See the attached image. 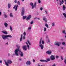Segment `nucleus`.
Masks as SVG:
<instances>
[{
	"instance_id": "obj_1",
	"label": "nucleus",
	"mask_w": 66,
	"mask_h": 66,
	"mask_svg": "<svg viewBox=\"0 0 66 66\" xmlns=\"http://www.w3.org/2000/svg\"><path fill=\"white\" fill-rule=\"evenodd\" d=\"M18 51L19 52H21V50L19 49V48H18L17 49H16L14 51V53H15V55L16 56H18Z\"/></svg>"
},
{
	"instance_id": "obj_2",
	"label": "nucleus",
	"mask_w": 66,
	"mask_h": 66,
	"mask_svg": "<svg viewBox=\"0 0 66 66\" xmlns=\"http://www.w3.org/2000/svg\"><path fill=\"white\" fill-rule=\"evenodd\" d=\"M2 37L3 39L5 40L6 39V38H7V37H12V36L9 35H3Z\"/></svg>"
},
{
	"instance_id": "obj_3",
	"label": "nucleus",
	"mask_w": 66,
	"mask_h": 66,
	"mask_svg": "<svg viewBox=\"0 0 66 66\" xmlns=\"http://www.w3.org/2000/svg\"><path fill=\"white\" fill-rule=\"evenodd\" d=\"M5 63L6 64V65L7 66H9V64H11L12 63V62L10 60H7V63H6V61H5Z\"/></svg>"
},
{
	"instance_id": "obj_4",
	"label": "nucleus",
	"mask_w": 66,
	"mask_h": 66,
	"mask_svg": "<svg viewBox=\"0 0 66 66\" xmlns=\"http://www.w3.org/2000/svg\"><path fill=\"white\" fill-rule=\"evenodd\" d=\"M24 8L23 7L22 9V11H21V16H23L24 15Z\"/></svg>"
},
{
	"instance_id": "obj_5",
	"label": "nucleus",
	"mask_w": 66,
	"mask_h": 66,
	"mask_svg": "<svg viewBox=\"0 0 66 66\" xmlns=\"http://www.w3.org/2000/svg\"><path fill=\"white\" fill-rule=\"evenodd\" d=\"M22 48L23 50H25V51H26V50H27V46H23L22 47Z\"/></svg>"
},
{
	"instance_id": "obj_6",
	"label": "nucleus",
	"mask_w": 66,
	"mask_h": 66,
	"mask_svg": "<svg viewBox=\"0 0 66 66\" xmlns=\"http://www.w3.org/2000/svg\"><path fill=\"white\" fill-rule=\"evenodd\" d=\"M18 5H15L14 7H13V9H15V11H17V7H18Z\"/></svg>"
},
{
	"instance_id": "obj_7",
	"label": "nucleus",
	"mask_w": 66,
	"mask_h": 66,
	"mask_svg": "<svg viewBox=\"0 0 66 66\" xmlns=\"http://www.w3.org/2000/svg\"><path fill=\"white\" fill-rule=\"evenodd\" d=\"M61 42H56V43H55L54 44L55 45H56V46H60V45H61Z\"/></svg>"
},
{
	"instance_id": "obj_8",
	"label": "nucleus",
	"mask_w": 66,
	"mask_h": 66,
	"mask_svg": "<svg viewBox=\"0 0 66 66\" xmlns=\"http://www.w3.org/2000/svg\"><path fill=\"white\" fill-rule=\"evenodd\" d=\"M50 58L51 60H55V57L53 55H52L50 57Z\"/></svg>"
},
{
	"instance_id": "obj_9",
	"label": "nucleus",
	"mask_w": 66,
	"mask_h": 66,
	"mask_svg": "<svg viewBox=\"0 0 66 66\" xmlns=\"http://www.w3.org/2000/svg\"><path fill=\"white\" fill-rule=\"evenodd\" d=\"M31 16L30 15H29L26 19L27 20H29L31 18Z\"/></svg>"
},
{
	"instance_id": "obj_10",
	"label": "nucleus",
	"mask_w": 66,
	"mask_h": 66,
	"mask_svg": "<svg viewBox=\"0 0 66 66\" xmlns=\"http://www.w3.org/2000/svg\"><path fill=\"white\" fill-rule=\"evenodd\" d=\"M39 47L40 48H41L42 50H43L44 49V45L42 44L39 45Z\"/></svg>"
},
{
	"instance_id": "obj_11",
	"label": "nucleus",
	"mask_w": 66,
	"mask_h": 66,
	"mask_svg": "<svg viewBox=\"0 0 66 66\" xmlns=\"http://www.w3.org/2000/svg\"><path fill=\"white\" fill-rule=\"evenodd\" d=\"M52 52L51 51H48L46 52V53H47L48 54H51Z\"/></svg>"
},
{
	"instance_id": "obj_12",
	"label": "nucleus",
	"mask_w": 66,
	"mask_h": 66,
	"mask_svg": "<svg viewBox=\"0 0 66 66\" xmlns=\"http://www.w3.org/2000/svg\"><path fill=\"white\" fill-rule=\"evenodd\" d=\"M40 62H46V63L48 62L47 61V60H43L42 59H41L40 60Z\"/></svg>"
},
{
	"instance_id": "obj_13",
	"label": "nucleus",
	"mask_w": 66,
	"mask_h": 66,
	"mask_svg": "<svg viewBox=\"0 0 66 66\" xmlns=\"http://www.w3.org/2000/svg\"><path fill=\"white\" fill-rule=\"evenodd\" d=\"M26 64L28 65H31V62L30 61H28L26 62Z\"/></svg>"
},
{
	"instance_id": "obj_14",
	"label": "nucleus",
	"mask_w": 66,
	"mask_h": 66,
	"mask_svg": "<svg viewBox=\"0 0 66 66\" xmlns=\"http://www.w3.org/2000/svg\"><path fill=\"white\" fill-rule=\"evenodd\" d=\"M30 5H31L32 6V9H33L34 7V5H33V4L32 3H31L30 4Z\"/></svg>"
},
{
	"instance_id": "obj_15",
	"label": "nucleus",
	"mask_w": 66,
	"mask_h": 66,
	"mask_svg": "<svg viewBox=\"0 0 66 66\" xmlns=\"http://www.w3.org/2000/svg\"><path fill=\"white\" fill-rule=\"evenodd\" d=\"M63 11H65L66 10V7L64 5H63Z\"/></svg>"
},
{
	"instance_id": "obj_16",
	"label": "nucleus",
	"mask_w": 66,
	"mask_h": 66,
	"mask_svg": "<svg viewBox=\"0 0 66 66\" xmlns=\"http://www.w3.org/2000/svg\"><path fill=\"white\" fill-rule=\"evenodd\" d=\"M4 26L6 27H7V26H8V24L6 22L5 23H4Z\"/></svg>"
},
{
	"instance_id": "obj_17",
	"label": "nucleus",
	"mask_w": 66,
	"mask_h": 66,
	"mask_svg": "<svg viewBox=\"0 0 66 66\" xmlns=\"http://www.w3.org/2000/svg\"><path fill=\"white\" fill-rule=\"evenodd\" d=\"M64 3V1L62 0V2H60V5H62V4H63Z\"/></svg>"
},
{
	"instance_id": "obj_18",
	"label": "nucleus",
	"mask_w": 66,
	"mask_h": 66,
	"mask_svg": "<svg viewBox=\"0 0 66 66\" xmlns=\"http://www.w3.org/2000/svg\"><path fill=\"white\" fill-rule=\"evenodd\" d=\"M22 40V35L21 34L20 39V42H21Z\"/></svg>"
},
{
	"instance_id": "obj_19",
	"label": "nucleus",
	"mask_w": 66,
	"mask_h": 66,
	"mask_svg": "<svg viewBox=\"0 0 66 66\" xmlns=\"http://www.w3.org/2000/svg\"><path fill=\"white\" fill-rule=\"evenodd\" d=\"M2 32L3 33H4L5 34H7V32H6V31H2Z\"/></svg>"
},
{
	"instance_id": "obj_20",
	"label": "nucleus",
	"mask_w": 66,
	"mask_h": 66,
	"mask_svg": "<svg viewBox=\"0 0 66 66\" xmlns=\"http://www.w3.org/2000/svg\"><path fill=\"white\" fill-rule=\"evenodd\" d=\"M26 18H27L26 16H23V20H24L25 19H26Z\"/></svg>"
},
{
	"instance_id": "obj_21",
	"label": "nucleus",
	"mask_w": 66,
	"mask_h": 66,
	"mask_svg": "<svg viewBox=\"0 0 66 66\" xmlns=\"http://www.w3.org/2000/svg\"><path fill=\"white\" fill-rule=\"evenodd\" d=\"M45 26L47 28H49V26H48V25L47 23H45Z\"/></svg>"
},
{
	"instance_id": "obj_22",
	"label": "nucleus",
	"mask_w": 66,
	"mask_h": 66,
	"mask_svg": "<svg viewBox=\"0 0 66 66\" xmlns=\"http://www.w3.org/2000/svg\"><path fill=\"white\" fill-rule=\"evenodd\" d=\"M43 19L44 21H45V20H46L47 19H46V17L44 16L43 18Z\"/></svg>"
},
{
	"instance_id": "obj_23",
	"label": "nucleus",
	"mask_w": 66,
	"mask_h": 66,
	"mask_svg": "<svg viewBox=\"0 0 66 66\" xmlns=\"http://www.w3.org/2000/svg\"><path fill=\"white\" fill-rule=\"evenodd\" d=\"M23 54L22 52H21L20 56H23Z\"/></svg>"
},
{
	"instance_id": "obj_24",
	"label": "nucleus",
	"mask_w": 66,
	"mask_h": 66,
	"mask_svg": "<svg viewBox=\"0 0 66 66\" xmlns=\"http://www.w3.org/2000/svg\"><path fill=\"white\" fill-rule=\"evenodd\" d=\"M8 7L9 9H10V8L11 7V5H10V4L9 3L8 4Z\"/></svg>"
},
{
	"instance_id": "obj_25",
	"label": "nucleus",
	"mask_w": 66,
	"mask_h": 66,
	"mask_svg": "<svg viewBox=\"0 0 66 66\" xmlns=\"http://www.w3.org/2000/svg\"><path fill=\"white\" fill-rule=\"evenodd\" d=\"M10 17H13V15L12 14V13H10Z\"/></svg>"
},
{
	"instance_id": "obj_26",
	"label": "nucleus",
	"mask_w": 66,
	"mask_h": 66,
	"mask_svg": "<svg viewBox=\"0 0 66 66\" xmlns=\"http://www.w3.org/2000/svg\"><path fill=\"white\" fill-rule=\"evenodd\" d=\"M23 34L24 35V36H26V32L24 31V33H23Z\"/></svg>"
},
{
	"instance_id": "obj_27",
	"label": "nucleus",
	"mask_w": 66,
	"mask_h": 66,
	"mask_svg": "<svg viewBox=\"0 0 66 66\" xmlns=\"http://www.w3.org/2000/svg\"><path fill=\"white\" fill-rule=\"evenodd\" d=\"M63 15H64V16L65 17V18H66V14H65V13H63Z\"/></svg>"
},
{
	"instance_id": "obj_28",
	"label": "nucleus",
	"mask_w": 66,
	"mask_h": 66,
	"mask_svg": "<svg viewBox=\"0 0 66 66\" xmlns=\"http://www.w3.org/2000/svg\"><path fill=\"white\" fill-rule=\"evenodd\" d=\"M10 29L11 30V31H12V30H12V27L11 26H10Z\"/></svg>"
},
{
	"instance_id": "obj_29",
	"label": "nucleus",
	"mask_w": 66,
	"mask_h": 66,
	"mask_svg": "<svg viewBox=\"0 0 66 66\" xmlns=\"http://www.w3.org/2000/svg\"><path fill=\"white\" fill-rule=\"evenodd\" d=\"M36 3L35 2L34 4V6L35 7H36Z\"/></svg>"
},
{
	"instance_id": "obj_30",
	"label": "nucleus",
	"mask_w": 66,
	"mask_h": 66,
	"mask_svg": "<svg viewBox=\"0 0 66 66\" xmlns=\"http://www.w3.org/2000/svg\"><path fill=\"white\" fill-rule=\"evenodd\" d=\"M27 42L28 43V44H29V45H31V43H30V42H29V40H27Z\"/></svg>"
},
{
	"instance_id": "obj_31",
	"label": "nucleus",
	"mask_w": 66,
	"mask_h": 66,
	"mask_svg": "<svg viewBox=\"0 0 66 66\" xmlns=\"http://www.w3.org/2000/svg\"><path fill=\"white\" fill-rule=\"evenodd\" d=\"M27 42L28 43V44H29V45H31V43H30V42H29V40H27Z\"/></svg>"
},
{
	"instance_id": "obj_32",
	"label": "nucleus",
	"mask_w": 66,
	"mask_h": 66,
	"mask_svg": "<svg viewBox=\"0 0 66 66\" xmlns=\"http://www.w3.org/2000/svg\"><path fill=\"white\" fill-rule=\"evenodd\" d=\"M4 17L6 18V17H7V16L5 14H4Z\"/></svg>"
},
{
	"instance_id": "obj_33",
	"label": "nucleus",
	"mask_w": 66,
	"mask_h": 66,
	"mask_svg": "<svg viewBox=\"0 0 66 66\" xmlns=\"http://www.w3.org/2000/svg\"><path fill=\"white\" fill-rule=\"evenodd\" d=\"M47 62H48V61H50V59L49 58H48L47 59V60H46Z\"/></svg>"
},
{
	"instance_id": "obj_34",
	"label": "nucleus",
	"mask_w": 66,
	"mask_h": 66,
	"mask_svg": "<svg viewBox=\"0 0 66 66\" xmlns=\"http://www.w3.org/2000/svg\"><path fill=\"white\" fill-rule=\"evenodd\" d=\"M17 3L19 5H20V2L19 1H18Z\"/></svg>"
},
{
	"instance_id": "obj_35",
	"label": "nucleus",
	"mask_w": 66,
	"mask_h": 66,
	"mask_svg": "<svg viewBox=\"0 0 66 66\" xmlns=\"http://www.w3.org/2000/svg\"><path fill=\"white\" fill-rule=\"evenodd\" d=\"M42 41V38H41L39 42V44H41V42Z\"/></svg>"
},
{
	"instance_id": "obj_36",
	"label": "nucleus",
	"mask_w": 66,
	"mask_h": 66,
	"mask_svg": "<svg viewBox=\"0 0 66 66\" xmlns=\"http://www.w3.org/2000/svg\"><path fill=\"white\" fill-rule=\"evenodd\" d=\"M44 32H46V28L45 27L44 28Z\"/></svg>"
},
{
	"instance_id": "obj_37",
	"label": "nucleus",
	"mask_w": 66,
	"mask_h": 66,
	"mask_svg": "<svg viewBox=\"0 0 66 66\" xmlns=\"http://www.w3.org/2000/svg\"><path fill=\"white\" fill-rule=\"evenodd\" d=\"M59 57V56L58 55H56V59H58Z\"/></svg>"
},
{
	"instance_id": "obj_38",
	"label": "nucleus",
	"mask_w": 66,
	"mask_h": 66,
	"mask_svg": "<svg viewBox=\"0 0 66 66\" xmlns=\"http://www.w3.org/2000/svg\"><path fill=\"white\" fill-rule=\"evenodd\" d=\"M61 57L62 60H63V57L62 56H61Z\"/></svg>"
},
{
	"instance_id": "obj_39",
	"label": "nucleus",
	"mask_w": 66,
	"mask_h": 66,
	"mask_svg": "<svg viewBox=\"0 0 66 66\" xmlns=\"http://www.w3.org/2000/svg\"><path fill=\"white\" fill-rule=\"evenodd\" d=\"M27 47L28 48V49H30V48H29V45L28 44H27Z\"/></svg>"
},
{
	"instance_id": "obj_40",
	"label": "nucleus",
	"mask_w": 66,
	"mask_h": 66,
	"mask_svg": "<svg viewBox=\"0 0 66 66\" xmlns=\"http://www.w3.org/2000/svg\"><path fill=\"white\" fill-rule=\"evenodd\" d=\"M38 2L39 3H40L41 2H40V0H38Z\"/></svg>"
},
{
	"instance_id": "obj_41",
	"label": "nucleus",
	"mask_w": 66,
	"mask_h": 66,
	"mask_svg": "<svg viewBox=\"0 0 66 66\" xmlns=\"http://www.w3.org/2000/svg\"><path fill=\"white\" fill-rule=\"evenodd\" d=\"M31 27H29L28 28V30H31Z\"/></svg>"
},
{
	"instance_id": "obj_42",
	"label": "nucleus",
	"mask_w": 66,
	"mask_h": 66,
	"mask_svg": "<svg viewBox=\"0 0 66 66\" xmlns=\"http://www.w3.org/2000/svg\"><path fill=\"white\" fill-rule=\"evenodd\" d=\"M33 23V21H32L31 22H30V24H32Z\"/></svg>"
},
{
	"instance_id": "obj_43",
	"label": "nucleus",
	"mask_w": 66,
	"mask_h": 66,
	"mask_svg": "<svg viewBox=\"0 0 66 66\" xmlns=\"http://www.w3.org/2000/svg\"><path fill=\"white\" fill-rule=\"evenodd\" d=\"M62 44L63 45H65V43L64 42H63L62 43Z\"/></svg>"
},
{
	"instance_id": "obj_44",
	"label": "nucleus",
	"mask_w": 66,
	"mask_h": 66,
	"mask_svg": "<svg viewBox=\"0 0 66 66\" xmlns=\"http://www.w3.org/2000/svg\"><path fill=\"white\" fill-rule=\"evenodd\" d=\"M25 36H23V39L24 40L25 39Z\"/></svg>"
},
{
	"instance_id": "obj_45",
	"label": "nucleus",
	"mask_w": 66,
	"mask_h": 66,
	"mask_svg": "<svg viewBox=\"0 0 66 66\" xmlns=\"http://www.w3.org/2000/svg\"><path fill=\"white\" fill-rule=\"evenodd\" d=\"M42 44H44V41L43 40L42 42Z\"/></svg>"
},
{
	"instance_id": "obj_46",
	"label": "nucleus",
	"mask_w": 66,
	"mask_h": 66,
	"mask_svg": "<svg viewBox=\"0 0 66 66\" xmlns=\"http://www.w3.org/2000/svg\"><path fill=\"white\" fill-rule=\"evenodd\" d=\"M64 62L65 64H66V59H65Z\"/></svg>"
},
{
	"instance_id": "obj_47",
	"label": "nucleus",
	"mask_w": 66,
	"mask_h": 66,
	"mask_svg": "<svg viewBox=\"0 0 66 66\" xmlns=\"http://www.w3.org/2000/svg\"><path fill=\"white\" fill-rule=\"evenodd\" d=\"M33 62H35V60H34V59H33Z\"/></svg>"
},
{
	"instance_id": "obj_48",
	"label": "nucleus",
	"mask_w": 66,
	"mask_h": 66,
	"mask_svg": "<svg viewBox=\"0 0 66 66\" xmlns=\"http://www.w3.org/2000/svg\"><path fill=\"white\" fill-rule=\"evenodd\" d=\"M40 11H42L43 10V8L41 7L40 8Z\"/></svg>"
},
{
	"instance_id": "obj_49",
	"label": "nucleus",
	"mask_w": 66,
	"mask_h": 66,
	"mask_svg": "<svg viewBox=\"0 0 66 66\" xmlns=\"http://www.w3.org/2000/svg\"><path fill=\"white\" fill-rule=\"evenodd\" d=\"M14 2H15V3H17V0H15Z\"/></svg>"
},
{
	"instance_id": "obj_50",
	"label": "nucleus",
	"mask_w": 66,
	"mask_h": 66,
	"mask_svg": "<svg viewBox=\"0 0 66 66\" xmlns=\"http://www.w3.org/2000/svg\"><path fill=\"white\" fill-rule=\"evenodd\" d=\"M45 22H47V19L45 20Z\"/></svg>"
},
{
	"instance_id": "obj_51",
	"label": "nucleus",
	"mask_w": 66,
	"mask_h": 66,
	"mask_svg": "<svg viewBox=\"0 0 66 66\" xmlns=\"http://www.w3.org/2000/svg\"><path fill=\"white\" fill-rule=\"evenodd\" d=\"M54 26V23H52V26Z\"/></svg>"
},
{
	"instance_id": "obj_52",
	"label": "nucleus",
	"mask_w": 66,
	"mask_h": 66,
	"mask_svg": "<svg viewBox=\"0 0 66 66\" xmlns=\"http://www.w3.org/2000/svg\"><path fill=\"white\" fill-rule=\"evenodd\" d=\"M52 66H56L55 65V64H53Z\"/></svg>"
},
{
	"instance_id": "obj_53",
	"label": "nucleus",
	"mask_w": 66,
	"mask_h": 66,
	"mask_svg": "<svg viewBox=\"0 0 66 66\" xmlns=\"http://www.w3.org/2000/svg\"><path fill=\"white\" fill-rule=\"evenodd\" d=\"M64 1L65 2V4L66 5V0H64Z\"/></svg>"
},
{
	"instance_id": "obj_54",
	"label": "nucleus",
	"mask_w": 66,
	"mask_h": 66,
	"mask_svg": "<svg viewBox=\"0 0 66 66\" xmlns=\"http://www.w3.org/2000/svg\"><path fill=\"white\" fill-rule=\"evenodd\" d=\"M16 47L17 48L18 47V45H16Z\"/></svg>"
},
{
	"instance_id": "obj_55",
	"label": "nucleus",
	"mask_w": 66,
	"mask_h": 66,
	"mask_svg": "<svg viewBox=\"0 0 66 66\" xmlns=\"http://www.w3.org/2000/svg\"><path fill=\"white\" fill-rule=\"evenodd\" d=\"M2 63V60H1L0 61V63Z\"/></svg>"
},
{
	"instance_id": "obj_56",
	"label": "nucleus",
	"mask_w": 66,
	"mask_h": 66,
	"mask_svg": "<svg viewBox=\"0 0 66 66\" xmlns=\"http://www.w3.org/2000/svg\"><path fill=\"white\" fill-rule=\"evenodd\" d=\"M48 42H49V43H50V40H49V39H48Z\"/></svg>"
},
{
	"instance_id": "obj_57",
	"label": "nucleus",
	"mask_w": 66,
	"mask_h": 66,
	"mask_svg": "<svg viewBox=\"0 0 66 66\" xmlns=\"http://www.w3.org/2000/svg\"><path fill=\"white\" fill-rule=\"evenodd\" d=\"M61 40H62V41H63V39H61Z\"/></svg>"
},
{
	"instance_id": "obj_58",
	"label": "nucleus",
	"mask_w": 66,
	"mask_h": 66,
	"mask_svg": "<svg viewBox=\"0 0 66 66\" xmlns=\"http://www.w3.org/2000/svg\"><path fill=\"white\" fill-rule=\"evenodd\" d=\"M1 15V12L0 11V16Z\"/></svg>"
},
{
	"instance_id": "obj_59",
	"label": "nucleus",
	"mask_w": 66,
	"mask_h": 66,
	"mask_svg": "<svg viewBox=\"0 0 66 66\" xmlns=\"http://www.w3.org/2000/svg\"><path fill=\"white\" fill-rule=\"evenodd\" d=\"M8 56H10V54H8Z\"/></svg>"
},
{
	"instance_id": "obj_60",
	"label": "nucleus",
	"mask_w": 66,
	"mask_h": 66,
	"mask_svg": "<svg viewBox=\"0 0 66 66\" xmlns=\"http://www.w3.org/2000/svg\"><path fill=\"white\" fill-rule=\"evenodd\" d=\"M19 60L20 61H21V59H19Z\"/></svg>"
},
{
	"instance_id": "obj_61",
	"label": "nucleus",
	"mask_w": 66,
	"mask_h": 66,
	"mask_svg": "<svg viewBox=\"0 0 66 66\" xmlns=\"http://www.w3.org/2000/svg\"><path fill=\"white\" fill-rule=\"evenodd\" d=\"M61 48L62 49H63V47H61Z\"/></svg>"
},
{
	"instance_id": "obj_62",
	"label": "nucleus",
	"mask_w": 66,
	"mask_h": 66,
	"mask_svg": "<svg viewBox=\"0 0 66 66\" xmlns=\"http://www.w3.org/2000/svg\"><path fill=\"white\" fill-rule=\"evenodd\" d=\"M45 12L46 13V14H47V11H45Z\"/></svg>"
},
{
	"instance_id": "obj_63",
	"label": "nucleus",
	"mask_w": 66,
	"mask_h": 66,
	"mask_svg": "<svg viewBox=\"0 0 66 66\" xmlns=\"http://www.w3.org/2000/svg\"><path fill=\"white\" fill-rule=\"evenodd\" d=\"M38 20H40V19L39 18H38Z\"/></svg>"
},
{
	"instance_id": "obj_64",
	"label": "nucleus",
	"mask_w": 66,
	"mask_h": 66,
	"mask_svg": "<svg viewBox=\"0 0 66 66\" xmlns=\"http://www.w3.org/2000/svg\"><path fill=\"white\" fill-rule=\"evenodd\" d=\"M36 18H34V19H36Z\"/></svg>"
}]
</instances>
